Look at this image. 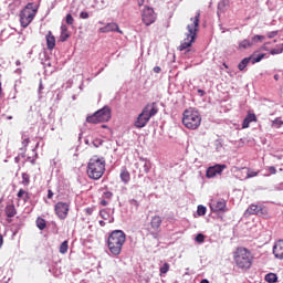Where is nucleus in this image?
I'll list each match as a JSON object with an SVG mask.
<instances>
[{
    "mask_svg": "<svg viewBox=\"0 0 283 283\" xmlns=\"http://www.w3.org/2000/svg\"><path fill=\"white\" fill-rule=\"evenodd\" d=\"M190 21L191 23L187 25L188 33H186V39L178 46L179 52H182L193 45L196 36H198V30H200V11H197L195 18H190Z\"/></svg>",
    "mask_w": 283,
    "mask_h": 283,
    "instance_id": "1",
    "label": "nucleus"
},
{
    "mask_svg": "<svg viewBox=\"0 0 283 283\" xmlns=\"http://www.w3.org/2000/svg\"><path fill=\"white\" fill-rule=\"evenodd\" d=\"M233 261L237 269L249 271L253 266V253L244 247H239L233 252Z\"/></svg>",
    "mask_w": 283,
    "mask_h": 283,
    "instance_id": "2",
    "label": "nucleus"
},
{
    "mask_svg": "<svg viewBox=\"0 0 283 283\" xmlns=\"http://www.w3.org/2000/svg\"><path fill=\"white\" fill-rule=\"evenodd\" d=\"M126 241L127 235L123 232V230L112 231L107 238V248L112 255H120Z\"/></svg>",
    "mask_w": 283,
    "mask_h": 283,
    "instance_id": "3",
    "label": "nucleus"
},
{
    "mask_svg": "<svg viewBox=\"0 0 283 283\" xmlns=\"http://www.w3.org/2000/svg\"><path fill=\"white\" fill-rule=\"evenodd\" d=\"M105 166L106 161L104 157L93 156L87 163L86 174L88 178L91 180H101L105 174Z\"/></svg>",
    "mask_w": 283,
    "mask_h": 283,
    "instance_id": "4",
    "label": "nucleus"
},
{
    "mask_svg": "<svg viewBox=\"0 0 283 283\" xmlns=\"http://www.w3.org/2000/svg\"><path fill=\"white\" fill-rule=\"evenodd\" d=\"M182 125L186 129L196 130L202 125V115L193 107L186 108L182 113Z\"/></svg>",
    "mask_w": 283,
    "mask_h": 283,
    "instance_id": "5",
    "label": "nucleus"
},
{
    "mask_svg": "<svg viewBox=\"0 0 283 283\" xmlns=\"http://www.w3.org/2000/svg\"><path fill=\"white\" fill-rule=\"evenodd\" d=\"M158 114V107L156 106V103L147 104L142 113L137 116L135 120V127L137 129H143V127H147V123L151 120V117L156 116Z\"/></svg>",
    "mask_w": 283,
    "mask_h": 283,
    "instance_id": "6",
    "label": "nucleus"
},
{
    "mask_svg": "<svg viewBox=\"0 0 283 283\" xmlns=\"http://www.w3.org/2000/svg\"><path fill=\"white\" fill-rule=\"evenodd\" d=\"M112 119V109L109 106H104L102 109L96 111L93 115L86 117V123L98 125V123H107Z\"/></svg>",
    "mask_w": 283,
    "mask_h": 283,
    "instance_id": "7",
    "label": "nucleus"
},
{
    "mask_svg": "<svg viewBox=\"0 0 283 283\" xmlns=\"http://www.w3.org/2000/svg\"><path fill=\"white\" fill-rule=\"evenodd\" d=\"M34 17H36V7L34 3L30 2L20 13V23L22 28H28V25L34 21Z\"/></svg>",
    "mask_w": 283,
    "mask_h": 283,
    "instance_id": "8",
    "label": "nucleus"
},
{
    "mask_svg": "<svg viewBox=\"0 0 283 283\" xmlns=\"http://www.w3.org/2000/svg\"><path fill=\"white\" fill-rule=\"evenodd\" d=\"M54 213L59 220H65L70 216V202L59 201L55 203Z\"/></svg>",
    "mask_w": 283,
    "mask_h": 283,
    "instance_id": "9",
    "label": "nucleus"
},
{
    "mask_svg": "<svg viewBox=\"0 0 283 283\" xmlns=\"http://www.w3.org/2000/svg\"><path fill=\"white\" fill-rule=\"evenodd\" d=\"M156 11L151 7H145L142 11V21L146 25H151L153 23H156Z\"/></svg>",
    "mask_w": 283,
    "mask_h": 283,
    "instance_id": "10",
    "label": "nucleus"
},
{
    "mask_svg": "<svg viewBox=\"0 0 283 283\" xmlns=\"http://www.w3.org/2000/svg\"><path fill=\"white\" fill-rule=\"evenodd\" d=\"M245 216H269V209L264 206L251 205L245 210Z\"/></svg>",
    "mask_w": 283,
    "mask_h": 283,
    "instance_id": "11",
    "label": "nucleus"
},
{
    "mask_svg": "<svg viewBox=\"0 0 283 283\" xmlns=\"http://www.w3.org/2000/svg\"><path fill=\"white\" fill-rule=\"evenodd\" d=\"M210 209L213 213H227V201L224 199L212 200L210 202Z\"/></svg>",
    "mask_w": 283,
    "mask_h": 283,
    "instance_id": "12",
    "label": "nucleus"
},
{
    "mask_svg": "<svg viewBox=\"0 0 283 283\" xmlns=\"http://www.w3.org/2000/svg\"><path fill=\"white\" fill-rule=\"evenodd\" d=\"M227 168V165H214L207 169L206 176L207 178H216V176H220L222 171Z\"/></svg>",
    "mask_w": 283,
    "mask_h": 283,
    "instance_id": "13",
    "label": "nucleus"
},
{
    "mask_svg": "<svg viewBox=\"0 0 283 283\" xmlns=\"http://www.w3.org/2000/svg\"><path fill=\"white\" fill-rule=\"evenodd\" d=\"M99 32L102 34H107V32H118V34H123V30L118 27V23L116 22H109L105 27H102L99 29Z\"/></svg>",
    "mask_w": 283,
    "mask_h": 283,
    "instance_id": "14",
    "label": "nucleus"
},
{
    "mask_svg": "<svg viewBox=\"0 0 283 283\" xmlns=\"http://www.w3.org/2000/svg\"><path fill=\"white\" fill-rule=\"evenodd\" d=\"M163 224V218L160 216H154L150 220V227L153 231H156L157 233L160 231V227Z\"/></svg>",
    "mask_w": 283,
    "mask_h": 283,
    "instance_id": "15",
    "label": "nucleus"
},
{
    "mask_svg": "<svg viewBox=\"0 0 283 283\" xmlns=\"http://www.w3.org/2000/svg\"><path fill=\"white\" fill-rule=\"evenodd\" d=\"M273 253L279 260H283V240H279L273 247Z\"/></svg>",
    "mask_w": 283,
    "mask_h": 283,
    "instance_id": "16",
    "label": "nucleus"
},
{
    "mask_svg": "<svg viewBox=\"0 0 283 283\" xmlns=\"http://www.w3.org/2000/svg\"><path fill=\"white\" fill-rule=\"evenodd\" d=\"M251 123H258V117L255 116V114L250 113L243 119L242 128L248 129V127H250Z\"/></svg>",
    "mask_w": 283,
    "mask_h": 283,
    "instance_id": "17",
    "label": "nucleus"
},
{
    "mask_svg": "<svg viewBox=\"0 0 283 283\" xmlns=\"http://www.w3.org/2000/svg\"><path fill=\"white\" fill-rule=\"evenodd\" d=\"M46 48L48 50L56 48V38L52 34V31H49L46 34Z\"/></svg>",
    "mask_w": 283,
    "mask_h": 283,
    "instance_id": "18",
    "label": "nucleus"
},
{
    "mask_svg": "<svg viewBox=\"0 0 283 283\" xmlns=\"http://www.w3.org/2000/svg\"><path fill=\"white\" fill-rule=\"evenodd\" d=\"M119 178L122 182H124V185H128L129 180H132V175L129 174V170H127L126 168H123L119 174Z\"/></svg>",
    "mask_w": 283,
    "mask_h": 283,
    "instance_id": "19",
    "label": "nucleus"
},
{
    "mask_svg": "<svg viewBox=\"0 0 283 283\" xmlns=\"http://www.w3.org/2000/svg\"><path fill=\"white\" fill-rule=\"evenodd\" d=\"M70 39V31L67 30V25L62 24L61 25V34H60V41H62V43H65L66 40Z\"/></svg>",
    "mask_w": 283,
    "mask_h": 283,
    "instance_id": "20",
    "label": "nucleus"
},
{
    "mask_svg": "<svg viewBox=\"0 0 283 283\" xmlns=\"http://www.w3.org/2000/svg\"><path fill=\"white\" fill-rule=\"evenodd\" d=\"M4 211L7 218H14V216H17V208L14 207V205H8Z\"/></svg>",
    "mask_w": 283,
    "mask_h": 283,
    "instance_id": "21",
    "label": "nucleus"
},
{
    "mask_svg": "<svg viewBox=\"0 0 283 283\" xmlns=\"http://www.w3.org/2000/svg\"><path fill=\"white\" fill-rule=\"evenodd\" d=\"M255 54H258V52H254L250 56L252 65H255V63H260V61H262V59H264V56H266V54H264V53L259 54L258 56H255Z\"/></svg>",
    "mask_w": 283,
    "mask_h": 283,
    "instance_id": "22",
    "label": "nucleus"
},
{
    "mask_svg": "<svg viewBox=\"0 0 283 283\" xmlns=\"http://www.w3.org/2000/svg\"><path fill=\"white\" fill-rule=\"evenodd\" d=\"M28 145H30V137L23 135L22 136V147L20 148L22 154L28 151Z\"/></svg>",
    "mask_w": 283,
    "mask_h": 283,
    "instance_id": "23",
    "label": "nucleus"
},
{
    "mask_svg": "<svg viewBox=\"0 0 283 283\" xmlns=\"http://www.w3.org/2000/svg\"><path fill=\"white\" fill-rule=\"evenodd\" d=\"M140 165L144 169V174H149V171H151V163L145 159H140Z\"/></svg>",
    "mask_w": 283,
    "mask_h": 283,
    "instance_id": "24",
    "label": "nucleus"
},
{
    "mask_svg": "<svg viewBox=\"0 0 283 283\" xmlns=\"http://www.w3.org/2000/svg\"><path fill=\"white\" fill-rule=\"evenodd\" d=\"M251 45H253V42H251L249 40H243L239 43V50H247V49L251 48Z\"/></svg>",
    "mask_w": 283,
    "mask_h": 283,
    "instance_id": "25",
    "label": "nucleus"
},
{
    "mask_svg": "<svg viewBox=\"0 0 283 283\" xmlns=\"http://www.w3.org/2000/svg\"><path fill=\"white\" fill-rule=\"evenodd\" d=\"M36 227H38V229H40V231H43V229H45V227H48V223L45 222V219L39 217L36 219Z\"/></svg>",
    "mask_w": 283,
    "mask_h": 283,
    "instance_id": "26",
    "label": "nucleus"
},
{
    "mask_svg": "<svg viewBox=\"0 0 283 283\" xmlns=\"http://www.w3.org/2000/svg\"><path fill=\"white\" fill-rule=\"evenodd\" d=\"M250 61H251V56L243 59V60L239 63L238 69L240 70V72L244 71V69L247 67V65H249V62H250Z\"/></svg>",
    "mask_w": 283,
    "mask_h": 283,
    "instance_id": "27",
    "label": "nucleus"
},
{
    "mask_svg": "<svg viewBox=\"0 0 283 283\" xmlns=\"http://www.w3.org/2000/svg\"><path fill=\"white\" fill-rule=\"evenodd\" d=\"M242 169H247L245 180H249V178H255V176L260 174L259 171H254L251 168H242Z\"/></svg>",
    "mask_w": 283,
    "mask_h": 283,
    "instance_id": "28",
    "label": "nucleus"
},
{
    "mask_svg": "<svg viewBox=\"0 0 283 283\" xmlns=\"http://www.w3.org/2000/svg\"><path fill=\"white\" fill-rule=\"evenodd\" d=\"M265 282L275 283L277 282V274L269 273L265 275Z\"/></svg>",
    "mask_w": 283,
    "mask_h": 283,
    "instance_id": "29",
    "label": "nucleus"
},
{
    "mask_svg": "<svg viewBox=\"0 0 283 283\" xmlns=\"http://www.w3.org/2000/svg\"><path fill=\"white\" fill-rule=\"evenodd\" d=\"M70 249L69 242L67 240H65L64 242H62V244L60 245V253H62V255H65V253H67V250Z\"/></svg>",
    "mask_w": 283,
    "mask_h": 283,
    "instance_id": "30",
    "label": "nucleus"
},
{
    "mask_svg": "<svg viewBox=\"0 0 283 283\" xmlns=\"http://www.w3.org/2000/svg\"><path fill=\"white\" fill-rule=\"evenodd\" d=\"M282 52H283V44H280V45H277V48L272 49L270 51V54H272L274 56L275 54H282Z\"/></svg>",
    "mask_w": 283,
    "mask_h": 283,
    "instance_id": "31",
    "label": "nucleus"
},
{
    "mask_svg": "<svg viewBox=\"0 0 283 283\" xmlns=\"http://www.w3.org/2000/svg\"><path fill=\"white\" fill-rule=\"evenodd\" d=\"M22 185L25 187L30 185V175L28 172L22 174Z\"/></svg>",
    "mask_w": 283,
    "mask_h": 283,
    "instance_id": "32",
    "label": "nucleus"
},
{
    "mask_svg": "<svg viewBox=\"0 0 283 283\" xmlns=\"http://www.w3.org/2000/svg\"><path fill=\"white\" fill-rule=\"evenodd\" d=\"M197 213H198V216H207V207L198 206Z\"/></svg>",
    "mask_w": 283,
    "mask_h": 283,
    "instance_id": "33",
    "label": "nucleus"
},
{
    "mask_svg": "<svg viewBox=\"0 0 283 283\" xmlns=\"http://www.w3.org/2000/svg\"><path fill=\"white\" fill-rule=\"evenodd\" d=\"M160 275H165L169 272V263H164V265L159 269Z\"/></svg>",
    "mask_w": 283,
    "mask_h": 283,
    "instance_id": "34",
    "label": "nucleus"
},
{
    "mask_svg": "<svg viewBox=\"0 0 283 283\" xmlns=\"http://www.w3.org/2000/svg\"><path fill=\"white\" fill-rule=\"evenodd\" d=\"M23 196H25V198H24V202H25L28 200V198H30V195L25 190L20 189L18 191V198H22Z\"/></svg>",
    "mask_w": 283,
    "mask_h": 283,
    "instance_id": "35",
    "label": "nucleus"
},
{
    "mask_svg": "<svg viewBox=\"0 0 283 283\" xmlns=\"http://www.w3.org/2000/svg\"><path fill=\"white\" fill-rule=\"evenodd\" d=\"M65 21L67 25H74V17H72V14H66Z\"/></svg>",
    "mask_w": 283,
    "mask_h": 283,
    "instance_id": "36",
    "label": "nucleus"
},
{
    "mask_svg": "<svg viewBox=\"0 0 283 283\" xmlns=\"http://www.w3.org/2000/svg\"><path fill=\"white\" fill-rule=\"evenodd\" d=\"M263 39H264V35H254V36L252 38V43L262 42Z\"/></svg>",
    "mask_w": 283,
    "mask_h": 283,
    "instance_id": "37",
    "label": "nucleus"
},
{
    "mask_svg": "<svg viewBox=\"0 0 283 283\" xmlns=\"http://www.w3.org/2000/svg\"><path fill=\"white\" fill-rule=\"evenodd\" d=\"M196 242H199V244H202V242H205V234L202 233L197 234Z\"/></svg>",
    "mask_w": 283,
    "mask_h": 283,
    "instance_id": "38",
    "label": "nucleus"
},
{
    "mask_svg": "<svg viewBox=\"0 0 283 283\" xmlns=\"http://www.w3.org/2000/svg\"><path fill=\"white\" fill-rule=\"evenodd\" d=\"M99 216L103 218V220L109 219V213H107L106 210H101Z\"/></svg>",
    "mask_w": 283,
    "mask_h": 283,
    "instance_id": "39",
    "label": "nucleus"
},
{
    "mask_svg": "<svg viewBox=\"0 0 283 283\" xmlns=\"http://www.w3.org/2000/svg\"><path fill=\"white\" fill-rule=\"evenodd\" d=\"M104 198H106V200H112V198H114V193L112 191H105Z\"/></svg>",
    "mask_w": 283,
    "mask_h": 283,
    "instance_id": "40",
    "label": "nucleus"
},
{
    "mask_svg": "<svg viewBox=\"0 0 283 283\" xmlns=\"http://www.w3.org/2000/svg\"><path fill=\"white\" fill-rule=\"evenodd\" d=\"M129 205H132V207H136V208H138L140 206V203L136 199H130Z\"/></svg>",
    "mask_w": 283,
    "mask_h": 283,
    "instance_id": "41",
    "label": "nucleus"
},
{
    "mask_svg": "<svg viewBox=\"0 0 283 283\" xmlns=\"http://www.w3.org/2000/svg\"><path fill=\"white\" fill-rule=\"evenodd\" d=\"M268 170L270 171V174H271L272 176H275V174H277V169H275L274 166H270V167L268 168Z\"/></svg>",
    "mask_w": 283,
    "mask_h": 283,
    "instance_id": "42",
    "label": "nucleus"
},
{
    "mask_svg": "<svg viewBox=\"0 0 283 283\" xmlns=\"http://www.w3.org/2000/svg\"><path fill=\"white\" fill-rule=\"evenodd\" d=\"M80 18H81V19H90V13H87V12H85V11H82V12L80 13Z\"/></svg>",
    "mask_w": 283,
    "mask_h": 283,
    "instance_id": "43",
    "label": "nucleus"
},
{
    "mask_svg": "<svg viewBox=\"0 0 283 283\" xmlns=\"http://www.w3.org/2000/svg\"><path fill=\"white\" fill-rule=\"evenodd\" d=\"M276 34H277V31H271L268 33V39H275Z\"/></svg>",
    "mask_w": 283,
    "mask_h": 283,
    "instance_id": "44",
    "label": "nucleus"
},
{
    "mask_svg": "<svg viewBox=\"0 0 283 283\" xmlns=\"http://www.w3.org/2000/svg\"><path fill=\"white\" fill-rule=\"evenodd\" d=\"M48 198L49 200H52V198H54V192L51 189L48 190Z\"/></svg>",
    "mask_w": 283,
    "mask_h": 283,
    "instance_id": "45",
    "label": "nucleus"
},
{
    "mask_svg": "<svg viewBox=\"0 0 283 283\" xmlns=\"http://www.w3.org/2000/svg\"><path fill=\"white\" fill-rule=\"evenodd\" d=\"M153 72H155V74H160V72H161L160 66H155V67L153 69Z\"/></svg>",
    "mask_w": 283,
    "mask_h": 283,
    "instance_id": "46",
    "label": "nucleus"
},
{
    "mask_svg": "<svg viewBox=\"0 0 283 283\" xmlns=\"http://www.w3.org/2000/svg\"><path fill=\"white\" fill-rule=\"evenodd\" d=\"M93 212H94V210H93L92 208L85 209V213H86L87 216H92Z\"/></svg>",
    "mask_w": 283,
    "mask_h": 283,
    "instance_id": "47",
    "label": "nucleus"
},
{
    "mask_svg": "<svg viewBox=\"0 0 283 283\" xmlns=\"http://www.w3.org/2000/svg\"><path fill=\"white\" fill-rule=\"evenodd\" d=\"M101 205H102V207H107L108 202H107V200L103 199V200L101 201Z\"/></svg>",
    "mask_w": 283,
    "mask_h": 283,
    "instance_id": "48",
    "label": "nucleus"
},
{
    "mask_svg": "<svg viewBox=\"0 0 283 283\" xmlns=\"http://www.w3.org/2000/svg\"><path fill=\"white\" fill-rule=\"evenodd\" d=\"M3 247V234H0V249Z\"/></svg>",
    "mask_w": 283,
    "mask_h": 283,
    "instance_id": "49",
    "label": "nucleus"
},
{
    "mask_svg": "<svg viewBox=\"0 0 283 283\" xmlns=\"http://www.w3.org/2000/svg\"><path fill=\"white\" fill-rule=\"evenodd\" d=\"M138 6H139V8L145 6V0H138Z\"/></svg>",
    "mask_w": 283,
    "mask_h": 283,
    "instance_id": "50",
    "label": "nucleus"
},
{
    "mask_svg": "<svg viewBox=\"0 0 283 283\" xmlns=\"http://www.w3.org/2000/svg\"><path fill=\"white\" fill-rule=\"evenodd\" d=\"M274 123H275L276 125H283V122H282V120H279V119H275Z\"/></svg>",
    "mask_w": 283,
    "mask_h": 283,
    "instance_id": "51",
    "label": "nucleus"
},
{
    "mask_svg": "<svg viewBox=\"0 0 283 283\" xmlns=\"http://www.w3.org/2000/svg\"><path fill=\"white\" fill-rule=\"evenodd\" d=\"M269 45V43H264L263 46H262V50H269L266 46Z\"/></svg>",
    "mask_w": 283,
    "mask_h": 283,
    "instance_id": "52",
    "label": "nucleus"
},
{
    "mask_svg": "<svg viewBox=\"0 0 283 283\" xmlns=\"http://www.w3.org/2000/svg\"><path fill=\"white\" fill-rule=\"evenodd\" d=\"M274 81H280V75L279 74L274 75Z\"/></svg>",
    "mask_w": 283,
    "mask_h": 283,
    "instance_id": "53",
    "label": "nucleus"
},
{
    "mask_svg": "<svg viewBox=\"0 0 283 283\" xmlns=\"http://www.w3.org/2000/svg\"><path fill=\"white\" fill-rule=\"evenodd\" d=\"M200 283H209V280L203 279V280H201V282H200Z\"/></svg>",
    "mask_w": 283,
    "mask_h": 283,
    "instance_id": "54",
    "label": "nucleus"
},
{
    "mask_svg": "<svg viewBox=\"0 0 283 283\" xmlns=\"http://www.w3.org/2000/svg\"><path fill=\"white\" fill-rule=\"evenodd\" d=\"M223 67H226V70H229V65H227V63H223Z\"/></svg>",
    "mask_w": 283,
    "mask_h": 283,
    "instance_id": "55",
    "label": "nucleus"
},
{
    "mask_svg": "<svg viewBox=\"0 0 283 283\" xmlns=\"http://www.w3.org/2000/svg\"><path fill=\"white\" fill-rule=\"evenodd\" d=\"M101 227H105V222L104 221H99Z\"/></svg>",
    "mask_w": 283,
    "mask_h": 283,
    "instance_id": "56",
    "label": "nucleus"
},
{
    "mask_svg": "<svg viewBox=\"0 0 283 283\" xmlns=\"http://www.w3.org/2000/svg\"><path fill=\"white\" fill-rule=\"evenodd\" d=\"M3 88L1 87V82H0V94H2Z\"/></svg>",
    "mask_w": 283,
    "mask_h": 283,
    "instance_id": "57",
    "label": "nucleus"
},
{
    "mask_svg": "<svg viewBox=\"0 0 283 283\" xmlns=\"http://www.w3.org/2000/svg\"><path fill=\"white\" fill-rule=\"evenodd\" d=\"M102 129H107V125H102Z\"/></svg>",
    "mask_w": 283,
    "mask_h": 283,
    "instance_id": "58",
    "label": "nucleus"
},
{
    "mask_svg": "<svg viewBox=\"0 0 283 283\" xmlns=\"http://www.w3.org/2000/svg\"><path fill=\"white\" fill-rule=\"evenodd\" d=\"M189 52H191V50L186 51V53H189Z\"/></svg>",
    "mask_w": 283,
    "mask_h": 283,
    "instance_id": "59",
    "label": "nucleus"
},
{
    "mask_svg": "<svg viewBox=\"0 0 283 283\" xmlns=\"http://www.w3.org/2000/svg\"><path fill=\"white\" fill-rule=\"evenodd\" d=\"M280 171H283V169H282V168H280Z\"/></svg>",
    "mask_w": 283,
    "mask_h": 283,
    "instance_id": "60",
    "label": "nucleus"
}]
</instances>
